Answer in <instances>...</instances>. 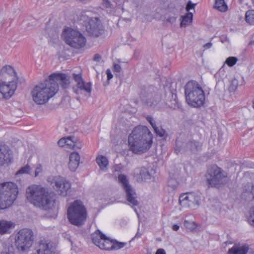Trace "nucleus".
Listing matches in <instances>:
<instances>
[{
	"instance_id": "obj_6",
	"label": "nucleus",
	"mask_w": 254,
	"mask_h": 254,
	"mask_svg": "<svg viewBox=\"0 0 254 254\" xmlns=\"http://www.w3.org/2000/svg\"><path fill=\"white\" fill-rule=\"evenodd\" d=\"M18 188L12 182L0 184V210L10 207L17 197Z\"/></svg>"
},
{
	"instance_id": "obj_30",
	"label": "nucleus",
	"mask_w": 254,
	"mask_h": 254,
	"mask_svg": "<svg viewBox=\"0 0 254 254\" xmlns=\"http://www.w3.org/2000/svg\"><path fill=\"white\" fill-rule=\"evenodd\" d=\"M96 162L102 170H104L108 165L107 158L102 155L98 156L96 158Z\"/></svg>"
},
{
	"instance_id": "obj_15",
	"label": "nucleus",
	"mask_w": 254,
	"mask_h": 254,
	"mask_svg": "<svg viewBox=\"0 0 254 254\" xmlns=\"http://www.w3.org/2000/svg\"><path fill=\"white\" fill-rule=\"evenodd\" d=\"M51 185L58 193L63 196L67 195L71 188L70 183L63 177L54 178L51 182Z\"/></svg>"
},
{
	"instance_id": "obj_17",
	"label": "nucleus",
	"mask_w": 254,
	"mask_h": 254,
	"mask_svg": "<svg viewBox=\"0 0 254 254\" xmlns=\"http://www.w3.org/2000/svg\"><path fill=\"white\" fill-rule=\"evenodd\" d=\"M16 87V84L14 81H8L6 82L0 79V93L2 95L4 98L6 99H9L14 94Z\"/></svg>"
},
{
	"instance_id": "obj_47",
	"label": "nucleus",
	"mask_w": 254,
	"mask_h": 254,
	"mask_svg": "<svg viewBox=\"0 0 254 254\" xmlns=\"http://www.w3.org/2000/svg\"><path fill=\"white\" fill-rule=\"evenodd\" d=\"M42 171V168L41 165H38V166L36 167L35 171V177L38 176L39 174L41 173Z\"/></svg>"
},
{
	"instance_id": "obj_56",
	"label": "nucleus",
	"mask_w": 254,
	"mask_h": 254,
	"mask_svg": "<svg viewBox=\"0 0 254 254\" xmlns=\"http://www.w3.org/2000/svg\"><path fill=\"white\" fill-rule=\"evenodd\" d=\"M146 120L150 124L154 122L153 118L150 116L146 117Z\"/></svg>"
},
{
	"instance_id": "obj_60",
	"label": "nucleus",
	"mask_w": 254,
	"mask_h": 254,
	"mask_svg": "<svg viewBox=\"0 0 254 254\" xmlns=\"http://www.w3.org/2000/svg\"><path fill=\"white\" fill-rule=\"evenodd\" d=\"M253 107H254V99H253Z\"/></svg>"
},
{
	"instance_id": "obj_48",
	"label": "nucleus",
	"mask_w": 254,
	"mask_h": 254,
	"mask_svg": "<svg viewBox=\"0 0 254 254\" xmlns=\"http://www.w3.org/2000/svg\"><path fill=\"white\" fill-rule=\"evenodd\" d=\"M58 144L61 146H64L66 145V138H62L58 141Z\"/></svg>"
},
{
	"instance_id": "obj_44",
	"label": "nucleus",
	"mask_w": 254,
	"mask_h": 254,
	"mask_svg": "<svg viewBox=\"0 0 254 254\" xmlns=\"http://www.w3.org/2000/svg\"><path fill=\"white\" fill-rule=\"evenodd\" d=\"M172 98L174 99L173 103L171 105H169V107L171 108L175 109L176 107H178V105L177 100V95L176 94L172 95Z\"/></svg>"
},
{
	"instance_id": "obj_3",
	"label": "nucleus",
	"mask_w": 254,
	"mask_h": 254,
	"mask_svg": "<svg viewBox=\"0 0 254 254\" xmlns=\"http://www.w3.org/2000/svg\"><path fill=\"white\" fill-rule=\"evenodd\" d=\"M57 92V85L51 83L48 79L36 85L32 90L31 95L33 101L36 104L43 105L47 103Z\"/></svg>"
},
{
	"instance_id": "obj_14",
	"label": "nucleus",
	"mask_w": 254,
	"mask_h": 254,
	"mask_svg": "<svg viewBox=\"0 0 254 254\" xmlns=\"http://www.w3.org/2000/svg\"><path fill=\"white\" fill-rule=\"evenodd\" d=\"M86 30L92 37H98L101 35L104 31V26L98 18H90L86 24Z\"/></svg>"
},
{
	"instance_id": "obj_45",
	"label": "nucleus",
	"mask_w": 254,
	"mask_h": 254,
	"mask_svg": "<svg viewBox=\"0 0 254 254\" xmlns=\"http://www.w3.org/2000/svg\"><path fill=\"white\" fill-rule=\"evenodd\" d=\"M113 169V171L114 172H121L123 168L121 164H116L114 166Z\"/></svg>"
},
{
	"instance_id": "obj_38",
	"label": "nucleus",
	"mask_w": 254,
	"mask_h": 254,
	"mask_svg": "<svg viewBox=\"0 0 254 254\" xmlns=\"http://www.w3.org/2000/svg\"><path fill=\"white\" fill-rule=\"evenodd\" d=\"M30 167L27 165L21 168L16 173V174H29L30 171Z\"/></svg>"
},
{
	"instance_id": "obj_50",
	"label": "nucleus",
	"mask_w": 254,
	"mask_h": 254,
	"mask_svg": "<svg viewBox=\"0 0 254 254\" xmlns=\"http://www.w3.org/2000/svg\"><path fill=\"white\" fill-rule=\"evenodd\" d=\"M176 18L177 17H175V16H171V17H168L166 21L171 23H174L176 21Z\"/></svg>"
},
{
	"instance_id": "obj_33",
	"label": "nucleus",
	"mask_w": 254,
	"mask_h": 254,
	"mask_svg": "<svg viewBox=\"0 0 254 254\" xmlns=\"http://www.w3.org/2000/svg\"><path fill=\"white\" fill-rule=\"evenodd\" d=\"M184 227L190 231H193L197 227L196 224L192 221L185 220L184 222Z\"/></svg>"
},
{
	"instance_id": "obj_28",
	"label": "nucleus",
	"mask_w": 254,
	"mask_h": 254,
	"mask_svg": "<svg viewBox=\"0 0 254 254\" xmlns=\"http://www.w3.org/2000/svg\"><path fill=\"white\" fill-rule=\"evenodd\" d=\"M178 183L176 179L172 178H170L167 183V186L165 189L170 193H173L174 191L177 189Z\"/></svg>"
},
{
	"instance_id": "obj_62",
	"label": "nucleus",
	"mask_w": 254,
	"mask_h": 254,
	"mask_svg": "<svg viewBox=\"0 0 254 254\" xmlns=\"http://www.w3.org/2000/svg\"><path fill=\"white\" fill-rule=\"evenodd\" d=\"M14 76H13V77H11L12 78H11V80H12L13 78L14 77Z\"/></svg>"
},
{
	"instance_id": "obj_61",
	"label": "nucleus",
	"mask_w": 254,
	"mask_h": 254,
	"mask_svg": "<svg viewBox=\"0 0 254 254\" xmlns=\"http://www.w3.org/2000/svg\"><path fill=\"white\" fill-rule=\"evenodd\" d=\"M137 237V234H136V235H135V237Z\"/></svg>"
},
{
	"instance_id": "obj_23",
	"label": "nucleus",
	"mask_w": 254,
	"mask_h": 254,
	"mask_svg": "<svg viewBox=\"0 0 254 254\" xmlns=\"http://www.w3.org/2000/svg\"><path fill=\"white\" fill-rule=\"evenodd\" d=\"M80 161V155L77 152H72L69 156L68 167L71 171H75L77 168Z\"/></svg>"
},
{
	"instance_id": "obj_58",
	"label": "nucleus",
	"mask_w": 254,
	"mask_h": 254,
	"mask_svg": "<svg viewBox=\"0 0 254 254\" xmlns=\"http://www.w3.org/2000/svg\"><path fill=\"white\" fill-rule=\"evenodd\" d=\"M151 126L153 127V129L154 130L155 128H156L157 127L156 125V124L154 122H151L150 124Z\"/></svg>"
},
{
	"instance_id": "obj_42",
	"label": "nucleus",
	"mask_w": 254,
	"mask_h": 254,
	"mask_svg": "<svg viewBox=\"0 0 254 254\" xmlns=\"http://www.w3.org/2000/svg\"><path fill=\"white\" fill-rule=\"evenodd\" d=\"M154 130L156 134L160 137H162L165 132V130H164L161 127H157Z\"/></svg>"
},
{
	"instance_id": "obj_19",
	"label": "nucleus",
	"mask_w": 254,
	"mask_h": 254,
	"mask_svg": "<svg viewBox=\"0 0 254 254\" xmlns=\"http://www.w3.org/2000/svg\"><path fill=\"white\" fill-rule=\"evenodd\" d=\"M36 254H55V248L48 240H41L35 247Z\"/></svg>"
},
{
	"instance_id": "obj_41",
	"label": "nucleus",
	"mask_w": 254,
	"mask_h": 254,
	"mask_svg": "<svg viewBox=\"0 0 254 254\" xmlns=\"http://www.w3.org/2000/svg\"><path fill=\"white\" fill-rule=\"evenodd\" d=\"M115 2L116 3V8L117 10L121 9L122 12L125 11L123 2L122 1H120L119 0H115Z\"/></svg>"
},
{
	"instance_id": "obj_64",
	"label": "nucleus",
	"mask_w": 254,
	"mask_h": 254,
	"mask_svg": "<svg viewBox=\"0 0 254 254\" xmlns=\"http://www.w3.org/2000/svg\"><path fill=\"white\" fill-rule=\"evenodd\" d=\"M254 254V252L253 253H252V254Z\"/></svg>"
},
{
	"instance_id": "obj_52",
	"label": "nucleus",
	"mask_w": 254,
	"mask_h": 254,
	"mask_svg": "<svg viewBox=\"0 0 254 254\" xmlns=\"http://www.w3.org/2000/svg\"><path fill=\"white\" fill-rule=\"evenodd\" d=\"M101 60V56L99 54L95 55L93 60L95 62H99Z\"/></svg>"
},
{
	"instance_id": "obj_10",
	"label": "nucleus",
	"mask_w": 254,
	"mask_h": 254,
	"mask_svg": "<svg viewBox=\"0 0 254 254\" xmlns=\"http://www.w3.org/2000/svg\"><path fill=\"white\" fill-rule=\"evenodd\" d=\"M33 233L30 229H23L20 230L15 240L18 250L22 252L27 251L33 244Z\"/></svg>"
},
{
	"instance_id": "obj_29",
	"label": "nucleus",
	"mask_w": 254,
	"mask_h": 254,
	"mask_svg": "<svg viewBox=\"0 0 254 254\" xmlns=\"http://www.w3.org/2000/svg\"><path fill=\"white\" fill-rule=\"evenodd\" d=\"M193 14L191 12H189L185 15L181 17V27H186L189 23H191L192 20Z\"/></svg>"
},
{
	"instance_id": "obj_59",
	"label": "nucleus",
	"mask_w": 254,
	"mask_h": 254,
	"mask_svg": "<svg viewBox=\"0 0 254 254\" xmlns=\"http://www.w3.org/2000/svg\"><path fill=\"white\" fill-rule=\"evenodd\" d=\"M134 211H135L136 213H137V210H136V208H134Z\"/></svg>"
},
{
	"instance_id": "obj_55",
	"label": "nucleus",
	"mask_w": 254,
	"mask_h": 254,
	"mask_svg": "<svg viewBox=\"0 0 254 254\" xmlns=\"http://www.w3.org/2000/svg\"><path fill=\"white\" fill-rule=\"evenodd\" d=\"M179 228L180 226L177 224H175L172 226V229L175 231H178L179 229Z\"/></svg>"
},
{
	"instance_id": "obj_37",
	"label": "nucleus",
	"mask_w": 254,
	"mask_h": 254,
	"mask_svg": "<svg viewBox=\"0 0 254 254\" xmlns=\"http://www.w3.org/2000/svg\"><path fill=\"white\" fill-rule=\"evenodd\" d=\"M101 4L102 6L107 9H112L114 5L109 0H102Z\"/></svg>"
},
{
	"instance_id": "obj_54",
	"label": "nucleus",
	"mask_w": 254,
	"mask_h": 254,
	"mask_svg": "<svg viewBox=\"0 0 254 254\" xmlns=\"http://www.w3.org/2000/svg\"><path fill=\"white\" fill-rule=\"evenodd\" d=\"M212 46V43H207L206 44H205V45H204L203 46V48L205 49H208L209 48H210Z\"/></svg>"
},
{
	"instance_id": "obj_21",
	"label": "nucleus",
	"mask_w": 254,
	"mask_h": 254,
	"mask_svg": "<svg viewBox=\"0 0 254 254\" xmlns=\"http://www.w3.org/2000/svg\"><path fill=\"white\" fill-rule=\"evenodd\" d=\"M72 77L76 82V87L77 89L75 90L76 94H78L79 91H84L89 94L91 92L92 84L91 82L85 83L83 80L81 74L73 73Z\"/></svg>"
},
{
	"instance_id": "obj_12",
	"label": "nucleus",
	"mask_w": 254,
	"mask_h": 254,
	"mask_svg": "<svg viewBox=\"0 0 254 254\" xmlns=\"http://www.w3.org/2000/svg\"><path fill=\"white\" fill-rule=\"evenodd\" d=\"M118 180L126 193L127 200L129 205L131 206L138 205V201L136 199V194L133 188L129 184L127 176L124 174H120L118 176Z\"/></svg>"
},
{
	"instance_id": "obj_1",
	"label": "nucleus",
	"mask_w": 254,
	"mask_h": 254,
	"mask_svg": "<svg viewBox=\"0 0 254 254\" xmlns=\"http://www.w3.org/2000/svg\"><path fill=\"white\" fill-rule=\"evenodd\" d=\"M129 150L134 154H141L151 147L152 135L145 126H138L132 131L128 138Z\"/></svg>"
},
{
	"instance_id": "obj_13",
	"label": "nucleus",
	"mask_w": 254,
	"mask_h": 254,
	"mask_svg": "<svg viewBox=\"0 0 254 254\" xmlns=\"http://www.w3.org/2000/svg\"><path fill=\"white\" fill-rule=\"evenodd\" d=\"M201 197L198 194L194 192H187L180 195L179 203L185 208H195L200 203Z\"/></svg>"
},
{
	"instance_id": "obj_24",
	"label": "nucleus",
	"mask_w": 254,
	"mask_h": 254,
	"mask_svg": "<svg viewBox=\"0 0 254 254\" xmlns=\"http://www.w3.org/2000/svg\"><path fill=\"white\" fill-rule=\"evenodd\" d=\"M249 249V247L247 245H234L229 249L228 254H247Z\"/></svg>"
},
{
	"instance_id": "obj_20",
	"label": "nucleus",
	"mask_w": 254,
	"mask_h": 254,
	"mask_svg": "<svg viewBox=\"0 0 254 254\" xmlns=\"http://www.w3.org/2000/svg\"><path fill=\"white\" fill-rule=\"evenodd\" d=\"M155 173V170L152 168L138 167L134 169V176L138 182H143L150 179Z\"/></svg>"
},
{
	"instance_id": "obj_43",
	"label": "nucleus",
	"mask_w": 254,
	"mask_h": 254,
	"mask_svg": "<svg viewBox=\"0 0 254 254\" xmlns=\"http://www.w3.org/2000/svg\"><path fill=\"white\" fill-rule=\"evenodd\" d=\"M195 5H196L195 3H193L191 2V1L190 0H189L188 2L186 7V11L189 12L190 10L194 9Z\"/></svg>"
},
{
	"instance_id": "obj_18",
	"label": "nucleus",
	"mask_w": 254,
	"mask_h": 254,
	"mask_svg": "<svg viewBox=\"0 0 254 254\" xmlns=\"http://www.w3.org/2000/svg\"><path fill=\"white\" fill-rule=\"evenodd\" d=\"M49 80L51 83L57 85V92L59 90V84H60L63 88H66L70 83L69 79L64 73H53L49 76Z\"/></svg>"
},
{
	"instance_id": "obj_57",
	"label": "nucleus",
	"mask_w": 254,
	"mask_h": 254,
	"mask_svg": "<svg viewBox=\"0 0 254 254\" xmlns=\"http://www.w3.org/2000/svg\"><path fill=\"white\" fill-rule=\"evenodd\" d=\"M223 12L226 11L227 10H228V6L225 3V2L224 0H223Z\"/></svg>"
},
{
	"instance_id": "obj_11",
	"label": "nucleus",
	"mask_w": 254,
	"mask_h": 254,
	"mask_svg": "<svg viewBox=\"0 0 254 254\" xmlns=\"http://www.w3.org/2000/svg\"><path fill=\"white\" fill-rule=\"evenodd\" d=\"M208 187L218 188L222 183V172L221 169L216 165L208 168L205 176Z\"/></svg>"
},
{
	"instance_id": "obj_39",
	"label": "nucleus",
	"mask_w": 254,
	"mask_h": 254,
	"mask_svg": "<svg viewBox=\"0 0 254 254\" xmlns=\"http://www.w3.org/2000/svg\"><path fill=\"white\" fill-rule=\"evenodd\" d=\"M213 8L220 12H222V0H215Z\"/></svg>"
},
{
	"instance_id": "obj_2",
	"label": "nucleus",
	"mask_w": 254,
	"mask_h": 254,
	"mask_svg": "<svg viewBox=\"0 0 254 254\" xmlns=\"http://www.w3.org/2000/svg\"><path fill=\"white\" fill-rule=\"evenodd\" d=\"M28 201L36 207L44 210L52 209L55 203V195L40 186L32 185L26 189Z\"/></svg>"
},
{
	"instance_id": "obj_40",
	"label": "nucleus",
	"mask_w": 254,
	"mask_h": 254,
	"mask_svg": "<svg viewBox=\"0 0 254 254\" xmlns=\"http://www.w3.org/2000/svg\"><path fill=\"white\" fill-rule=\"evenodd\" d=\"M0 254H15V253L12 247H8L5 248L0 253Z\"/></svg>"
},
{
	"instance_id": "obj_46",
	"label": "nucleus",
	"mask_w": 254,
	"mask_h": 254,
	"mask_svg": "<svg viewBox=\"0 0 254 254\" xmlns=\"http://www.w3.org/2000/svg\"><path fill=\"white\" fill-rule=\"evenodd\" d=\"M113 70L117 72H120L121 71V65L118 64H114Z\"/></svg>"
},
{
	"instance_id": "obj_63",
	"label": "nucleus",
	"mask_w": 254,
	"mask_h": 254,
	"mask_svg": "<svg viewBox=\"0 0 254 254\" xmlns=\"http://www.w3.org/2000/svg\"><path fill=\"white\" fill-rule=\"evenodd\" d=\"M220 41L221 42H222V40L221 39H220Z\"/></svg>"
},
{
	"instance_id": "obj_34",
	"label": "nucleus",
	"mask_w": 254,
	"mask_h": 254,
	"mask_svg": "<svg viewBox=\"0 0 254 254\" xmlns=\"http://www.w3.org/2000/svg\"><path fill=\"white\" fill-rule=\"evenodd\" d=\"M66 138V145L69 148H74L76 146V142L74 137L69 136Z\"/></svg>"
},
{
	"instance_id": "obj_32",
	"label": "nucleus",
	"mask_w": 254,
	"mask_h": 254,
	"mask_svg": "<svg viewBox=\"0 0 254 254\" xmlns=\"http://www.w3.org/2000/svg\"><path fill=\"white\" fill-rule=\"evenodd\" d=\"M246 21L250 24L254 25V10H249L246 12Z\"/></svg>"
},
{
	"instance_id": "obj_51",
	"label": "nucleus",
	"mask_w": 254,
	"mask_h": 254,
	"mask_svg": "<svg viewBox=\"0 0 254 254\" xmlns=\"http://www.w3.org/2000/svg\"><path fill=\"white\" fill-rule=\"evenodd\" d=\"M220 74H221V72H220V71L219 70L218 72H217L215 74V77L216 80H217V84H218V82H220L221 81Z\"/></svg>"
},
{
	"instance_id": "obj_5",
	"label": "nucleus",
	"mask_w": 254,
	"mask_h": 254,
	"mask_svg": "<svg viewBox=\"0 0 254 254\" xmlns=\"http://www.w3.org/2000/svg\"><path fill=\"white\" fill-rule=\"evenodd\" d=\"M139 96L143 104L151 109L158 110L165 104L162 100L161 95L157 92L156 88L153 86L141 89Z\"/></svg>"
},
{
	"instance_id": "obj_27",
	"label": "nucleus",
	"mask_w": 254,
	"mask_h": 254,
	"mask_svg": "<svg viewBox=\"0 0 254 254\" xmlns=\"http://www.w3.org/2000/svg\"><path fill=\"white\" fill-rule=\"evenodd\" d=\"M12 226L13 223L11 221L0 220V234L7 233Z\"/></svg>"
},
{
	"instance_id": "obj_35",
	"label": "nucleus",
	"mask_w": 254,
	"mask_h": 254,
	"mask_svg": "<svg viewBox=\"0 0 254 254\" xmlns=\"http://www.w3.org/2000/svg\"><path fill=\"white\" fill-rule=\"evenodd\" d=\"M248 222L249 224L254 227V206L249 211Z\"/></svg>"
},
{
	"instance_id": "obj_53",
	"label": "nucleus",
	"mask_w": 254,
	"mask_h": 254,
	"mask_svg": "<svg viewBox=\"0 0 254 254\" xmlns=\"http://www.w3.org/2000/svg\"><path fill=\"white\" fill-rule=\"evenodd\" d=\"M155 254H166V252L164 249H159L157 250Z\"/></svg>"
},
{
	"instance_id": "obj_9",
	"label": "nucleus",
	"mask_w": 254,
	"mask_h": 254,
	"mask_svg": "<svg viewBox=\"0 0 254 254\" xmlns=\"http://www.w3.org/2000/svg\"><path fill=\"white\" fill-rule=\"evenodd\" d=\"M63 36L65 43L71 47L79 49L83 47L86 42L84 36L80 32L68 28L65 29Z\"/></svg>"
},
{
	"instance_id": "obj_22",
	"label": "nucleus",
	"mask_w": 254,
	"mask_h": 254,
	"mask_svg": "<svg viewBox=\"0 0 254 254\" xmlns=\"http://www.w3.org/2000/svg\"><path fill=\"white\" fill-rule=\"evenodd\" d=\"M11 156L8 147L0 144V166L10 162Z\"/></svg>"
},
{
	"instance_id": "obj_4",
	"label": "nucleus",
	"mask_w": 254,
	"mask_h": 254,
	"mask_svg": "<svg viewBox=\"0 0 254 254\" xmlns=\"http://www.w3.org/2000/svg\"><path fill=\"white\" fill-rule=\"evenodd\" d=\"M185 93L186 101L190 106L197 108L204 104L205 96L203 90L196 81H190L186 84Z\"/></svg>"
},
{
	"instance_id": "obj_49",
	"label": "nucleus",
	"mask_w": 254,
	"mask_h": 254,
	"mask_svg": "<svg viewBox=\"0 0 254 254\" xmlns=\"http://www.w3.org/2000/svg\"><path fill=\"white\" fill-rule=\"evenodd\" d=\"M106 74H107V79H108V80H111L113 78V74H112V72H111L110 69H107L106 70Z\"/></svg>"
},
{
	"instance_id": "obj_16",
	"label": "nucleus",
	"mask_w": 254,
	"mask_h": 254,
	"mask_svg": "<svg viewBox=\"0 0 254 254\" xmlns=\"http://www.w3.org/2000/svg\"><path fill=\"white\" fill-rule=\"evenodd\" d=\"M201 147L200 143L194 140H190L186 143V147H184L182 141L179 139H177L174 147V152L177 154L188 150L194 153L200 149Z\"/></svg>"
},
{
	"instance_id": "obj_36",
	"label": "nucleus",
	"mask_w": 254,
	"mask_h": 254,
	"mask_svg": "<svg viewBox=\"0 0 254 254\" xmlns=\"http://www.w3.org/2000/svg\"><path fill=\"white\" fill-rule=\"evenodd\" d=\"M238 60L236 57H230L226 60L225 64H227L229 66H233L237 63Z\"/></svg>"
},
{
	"instance_id": "obj_26",
	"label": "nucleus",
	"mask_w": 254,
	"mask_h": 254,
	"mask_svg": "<svg viewBox=\"0 0 254 254\" xmlns=\"http://www.w3.org/2000/svg\"><path fill=\"white\" fill-rule=\"evenodd\" d=\"M242 196L245 199H251L254 198V186L248 184L243 189Z\"/></svg>"
},
{
	"instance_id": "obj_31",
	"label": "nucleus",
	"mask_w": 254,
	"mask_h": 254,
	"mask_svg": "<svg viewBox=\"0 0 254 254\" xmlns=\"http://www.w3.org/2000/svg\"><path fill=\"white\" fill-rule=\"evenodd\" d=\"M240 85V81L237 78H234L229 81V85L228 86V90L230 92H234L237 89L238 87Z\"/></svg>"
},
{
	"instance_id": "obj_8",
	"label": "nucleus",
	"mask_w": 254,
	"mask_h": 254,
	"mask_svg": "<svg viewBox=\"0 0 254 254\" xmlns=\"http://www.w3.org/2000/svg\"><path fill=\"white\" fill-rule=\"evenodd\" d=\"M93 243L100 249L104 250H118L124 248L126 243L119 242L117 240H110L99 230L91 235Z\"/></svg>"
},
{
	"instance_id": "obj_7",
	"label": "nucleus",
	"mask_w": 254,
	"mask_h": 254,
	"mask_svg": "<svg viewBox=\"0 0 254 254\" xmlns=\"http://www.w3.org/2000/svg\"><path fill=\"white\" fill-rule=\"evenodd\" d=\"M67 215L71 224L79 226L84 223L87 211L83 203L80 200H76L68 208Z\"/></svg>"
},
{
	"instance_id": "obj_25",
	"label": "nucleus",
	"mask_w": 254,
	"mask_h": 254,
	"mask_svg": "<svg viewBox=\"0 0 254 254\" xmlns=\"http://www.w3.org/2000/svg\"><path fill=\"white\" fill-rule=\"evenodd\" d=\"M16 72L14 68L10 65L3 67L0 70V79H6L7 76H15Z\"/></svg>"
}]
</instances>
